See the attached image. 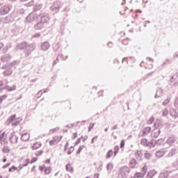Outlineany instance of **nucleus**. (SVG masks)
I'll list each match as a JSON object with an SVG mask.
<instances>
[{
  "mask_svg": "<svg viewBox=\"0 0 178 178\" xmlns=\"http://www.w3.org/2000/svg\"><path fill=\"white\" fill-rule=\"evenodd\" d=\"M22 120V118L19 117L16 118V115H13L7 120L6 123V124H10L11 123L13 126H19Z\"/></svg>",
  "mask_w": 178,
  "mask_h": 178,
  "instance_id": "nucleus-1",
  "label": "nucleus"
},
{
  "mask_svg": "<svg viewBox=\"0 0 178 178\" xmlns=\"http://www.w3.org/2000/svg\"><path fill=\"white\" fill-rule=\"evenodd\" d=\"M129 173H130V168L128 166H123L120 169V175L122 178L129 177Z\"/></svg>",
  "mask_w": 178,
  "mask_h": 178,
  "instance_id": "nucleus-2",
  "label": "nucleus"
},
{
  "mask_svg": "<svg viewBox=\"0 0 178 178\" xmlns=\"http://www.w3.org/2000/svg\"><path fill=\"white\" fill-rule=\"evenodd\" d=\"M62 3L60 1H56L51 7L50 10L51 12H54V13H58L59 12L60 8H62Z\"/></svg>",
  "mask_w": 178,
  "mask_h": 178,
  "instance_id": "nucleus-3",
  "label": "nucleus"
},
{
  "mask_svg": "<svg viewBox=\"0 0 178 178\" xmlns=\"http://www.w3.org/2000/svg\"><path fill=\"white\" fill-rule=\"evenodd\" d=\"M34 49H35V44L31 43L30 44H27L24 51L25 56L31 55V52H33Z\"/></svg>",
  "mask_w": 178,
  "mask_h": 178,
  "instance_id": "nucleus-4",
  "label": "nucleus"
},
{
  "mask_svg": "<svg viewBox=\"0 0 178 178\" xmlns=\"http://www.w3.org/2000/svg\"><path fill=\"white\" fill-rule=\"evenodd\" d=\"M155 129L152 131V136L154 137L155 138H158L159 137V135L161 134V125L159 123H155L154 124Z\"/></svg>",
  "mask_w": 178,
  "mask_h": 178,
  "instance_id": "nucleus-5",
  "label": "nucleus"
},
{
  "mask_svg": "<svg viewBox=\"0 0 178 178\" xmlns=\"http://www.w3.org/2000/svg\"><path fill=\"white\" fill-rule=\"evenodd\" d=\"M38 19V15L35 13H31L26 18L27 23H33V22Z\"/></svg>",
  "mask_w": 178,
  "mask_h": 178,
  "instance_id": "nucleus-6",
  "label": "nucleus"
},
{
  "mask_svg": "<svg viewBox=\"0 0 178 178\" xmlns=\"http://www.w3.org/2000/svg\"><path fill=\"white\" fill-rule=\"evenodd\" d=\"M38 19L41 23L44 24L48 22V21L49 20V17H48V14L41 13L38 16Z\"/></svg>",
  "mask_w": 178,
  "mask_h": 178,
  "instance_id": "nucleus-7",
  "label": "nucleus"
},
{
  "mask_svg": "<svg viewBox=\"0 0 178 178\" xmlns=\"http://www.w3.org/2000/svg\"><path fill=\"white\" fill-rule=\"evenodd\" d=\"M18 140L19 137L16 136V134H15V132H12L10 135V143H11V144H17Z\"/></svg>",
  "mask_w": 178,
  "mask_h": 178,
  "instance_id": "nucleus-8",
  "label": "nucleus"
},
{
  "mask_svg": "<svg viewBox=\"0 0 178 178\" xmlns=\"http://www.w3.org/2000/svg\"><path fill=\"white\" fill-rule=\"evenodd\" d=\"M10 12V7L9 6H4L0 8V15H8Z\"/></svg>",
  "mask_w": 178,
  "mask_h": 178,
  "instance_id": "nucleus-9",
  "label": "nucleus"
},
{
  "mask_svg": "<svg viewBox=\"0 0 178 178\" xmlns=\"http://www.w3.org/2000/svg\"><path fill=\"white\" fill-rule=\"evenodd\" d=\"M166 152H168V149H161L157 152H156V158H162V156H163V155H165V154H166Z\"/></svg>",
  "mask_w": 178,
  "mask_h": 178,
  "instance_id": "nucleus-10",
  "label": "nucleus"
},
{
  "mask_svg": "<svg viewBox=\"0 0 178 178\" xmlns=\"http://www.w3.org/2000/svg\"><path fill=\"white\" fill-rule=\"evenodd\" d=\"M137 161H136V159H131L129 161V168L131 169H135V168H137Z\"/></svg>",
  "mask_w": 178,
  "mask_h": 178,
  "instance_id": "nucleus-11",
  "label": "nucleus"
},
{
  "mask_svg": "<svg viewBox=\"0 0 178 178\" xmlns=\"http://www.w3.org/2000/svg\"><path fill=\"white\" fill-rule=\"evenodd\" d=\"M33 29L36 31L42 30L44 29V24L40 21L34 25Z\"/></svg>",
  "mask_w": 178,
  "mask_h": 178,
  "instance_id": "nucleus-12",
  "label": "nucleus"
},
{
  "mask_svg": "<svg viewBox=\"0 0 178 178\" xmlns=\"http://www.w3.org/2000/svg\"><path fill=\"white\" fill-rule=\"evenodd\" d=\"M10 58H11L10 55H9V54H3L1 57V60L2 62H9V60H10Z\"/></svg>",
  "mask_w": 178,
  "mask_h": 178,
  "instance_id": "nucleus-13",
  "label": "nucleus"
},
{
  "mask_svg": "<svg viewBox=\"0 0 178 178\" xmlns=\"http://www.w3.org/2000/svg\"><path fill=\"white\" fill-rule=\"evenodd\" d=\"M27 47V42H22L17 45V49H26Z\"/></svg>",
  "mask_w": 178,
  "mask_h": 178,
  "instance_id": "nucleus-14",
  "label": "nucleus"
},
{
  "mask_svg": "<svg viewBox=\"0 0 178 178\" xmlns=\"http://www.w3.org/2000/svg\"><path fill=\"white\" fill-rule=\"evenodd\" d=\"M170 114L172 118H175V119H177V118H178V111H176L175 108H171L170 109Z\"/></svg>",
  "mask_w": 178,
  "mask_h": 178,
  "instance_id": "nucleus-15",
  "label": "nucleus"
},
{
  "mask_svg": "<svg viewBox=\"0 0 178 178\" xmlns=\"http://www.w3.org/2000/svg\"><path fill=\"white\" fill-rule=\"evenodd\" d=\"M49 42H44L41 44V48L42 51H48L49 49Z\"/></svg>",
  "mask_w": 178,
  "mask_h": 178,
  "instance_id": "nucleus-16",
  "label": "nucleus"
},
{
  "mask_svg": "<svg viewBox=\"0 0 178 178\" xmlns=\"http://www.w3.org/2000/svg\"><path fill=\"white\" fill-rule=\"evenodd\" d=\"M163 94V90L160 88L157 89L156 94H155V98H161Z\"/></svg>",
  "mask_w": 178,
  "mask_h": 178,
  "instance_id": "nucleus-17",
  "label": "nucleus"
},
{
  "mask_svg": "<svg viewBox=\"0 0 178 178\" xmlns=\"http://www.w3.org/2000/svg\"><path fill=\"white\" fill-rule=\"evenodd\" d=\"M113 169V163H108L107 164V166H106V170H107V172H108V175H111Z\"/></svg>",
  "mask_w": 178,
  "mask_h": 178,
  "instance_id": "nucleus-18",
  "label": "nucleus"
},
{
  "mask_svg": "<svg viewBox=\"0 0 178 178\" xmlns=\"http://www.w3.org/2000/svg\"><path fill=\"white\" fill-rule=\"evenodd\" d=\"M167 144H168L169 145H172V144H175V143H176V138H175L174 136L170 137L167 141H166Z\"/></svg>",
  "mask_w": 178,
  "mask_h": 178,
  "instance_id": "nucleus-19",
  "label": "nucleus"
},
{
  "mask_svg": "<svg viewBox=\"0 0 178 178\" xmlns=\"http://www.w3.org/2000/svg\"><path fill=\"white\" fill-rule=\"evenodd\" d=\"M3 90H6L7 91H15V90H16V85H13L12 86H4Z\"/></svg>",
  "mask_w": 178,
  "mask_h": 178,
  "instance_id": "nucleus-20",
  "label": "nucleus"
},
{
  "mask_svg": "<svg viewBox=\"0 0 178 178\" xmlns=\"http://www.w3.org/2000/svg\"><path fill=\"white\" fill-rule=\"evenodd\" d=\"M177 152L176 149H172L169 153L168 154V155L166 156V158H172V156H173L174 155H175Z\"/></svg>",
  "mask_w": 178,
  "mask_h": 178,
  "instance_id": "nucleus-21",
  "label": "nucleus"
},
{
  "mask_svg": "<svg viewBox=\"0 0 178 178\" xmlns=\"http://www.w3.org/2000/svg\"><path fill=\"white\" fill-rule=\"evenodd\" d=\"M151 131V127H146L143 130V136H148Z\"/></svg>",
  "mask_w": 178,
  "mask_h": 178,
  "instance_id": "nucleus-22",
  "label": "nucleus"
},
{
  "mask_svg": "<svg viewBox=\"0 0 178 178\" xmlns=\"http://www.w3.org/2000/svg\"><path fill=\"white\" fill-rule=\"evenodd\" d=\"M29 138H30V134H24L22 136L21 140H22V141H29Z\"/></svg>",
  "mask_w": 178,
  "mask_h": 178,
  "instance_id": "nucleus-23",
  "label": "nucleus"
},
{
  "mask_svg": "<svg viewBox=\"0 0 178 178\" xmlns=\"http://www.w3.org/2000/svg\"><path fill=\"white\" fill-rule=\"evenodd\" d=\"M159 141H161V140H155L154 139L151 140L149 143V147H152V148H154L156 144H159Z\"/></svg>",
  "mask_w": 178,
  "mask_h": 178,
  "instance_id": "nucleus-24",
  "label": "nucleus"
},
{
  "mask_svg": "<svg viewBox=\"0 0 178 178\" xmlns=\"http://www.w3.org/2000/svg\"><path fill=\"white\" fill-rule=\"evenodd\" d=\"M168 177H169V172H161L159 176V178H168Z\"/></svg>",
  "mask_w": 178,
  "mask_h": 178,
  "instance_id": "nucleus-25",
  "label": "nucleus"
},
{
  "mask_svg": "<svg viewBox=\"0 0 178 178\" xmlns=\"http://www.w3.org/2000/svg\"><path fill=\"white\" fill-rule=\"evenodd\" d=\"M135 156L137 158V159H141V156H143V152H141V150H137L135 152Z\"/></svg>",
  "mask_w": 178,
  "mask_h": 178,
  "instance_id": "nucleus-26",
  "label": "nucleus"
},
{
  "mask_svg": "<svg viewBox=\"0 0 178 178\" xmlns=\"http://www.w3.org/2000/svg\"><path fill=\"white\" fill-rule=\"evenodd\" d=\"M156 175V171L155 170H152V171L149 172L147 174V177L149 178H152L154 177V175Z\"/></svg>",
  "mask_w": 178,
  "mask_h": 178,
  "instance_id": "nucleus-27",
  "label": "nucleus"
},
{
  "mask_svg": "<svg viewBox=\"0 0 178 178\" xmlns=\"http://www.w3.org/2000/svg\"><path fill=\"white\" fill-rule=\"evenodd\" d=\"M113 155V150L110 149L108 151L107 154H106V159H109Z\"/></svg>",
  "mask_w": 178,
  "mask_h": 178,
  "instance_id": "nucleus-28",
  "label": "nucleus"
},
{
  "mask_svg": "<svg viewBox=\"0 0 178 178\" xmlns=\"http://www.w3.org/2000/svg\"><path fill=\"white\" fill-rule=\"evenodd\" d=\"M141 145H143L144 147L148 146V140L146 138H143L140 141Z\"/></svg>",
  "mask_w": 178,
  "mask_h": 178,
  "instance_id": "nucleus-29",
  "label": "nucleus"
},
{
  "mask_svg": "<svg viewBox=\"0 0 178 178\" xmlns=\"http://www.w3.org/2000/svg\"><path fill=\"white\" fill-rule=\"evenodd\" d=\"M58 137H54L52 140L49 142L50 145H56L58 144Z\"/></svg>",
  "mask_w": 178,
  "mask_h": 178,
  "instance_id": "nucleus-30",
  "label": "nucleus"
},
{
  "mask_svg": "<svg viewBox=\"0 0 178 178\" xmlns=\"http://www.w3.org/2000/svg\"><path fill=\"white\" fill-rule=\"evenodd\" d=\"M13 72V71L12 70L8 69V70L3 72V74L5 76H10V74H12Z\"/></svg>",
  "mask_w": 178,
  "mask_h": 178,
  "instance_id": "nucleus-31",
  "label": "nucleus"
},
{
  "mask_svg": "<svg viewBox=\"0 0 178 178\" xmlns=\"http://www.w3.org/2000/svg\"><path fill=\"white\" fill-rule=\"evenodd\" d=\"M41 147V143H35L32 147L33 149H38V148H40Z\"/></svg>",
  "mask_w": 178,
  "mask_h": 178,
  "instance_id": "nucleus-32",
  "label": "nucleus"
},
{
  "mask_svg": "<svg viewBox=\"0 0 178 178\" xmlns=\"http://www.w3.org/2000/svg\"><path fill=\"white\" fill-rule=\"evenodd\" d=\"M66 170H67V172H73V167H72L70 164H67Z\"/></svg>",
  "mask_w": 178,
  "mask_h": 178,
  "instance_id": "nucleus-33",
  "label": "nucleus"
},
{
  "mask_svg": "<svg viewBox=\"0 0 178 178\" xmlns=\"http://www.w3.org/2000/svg\"><path fill=\"white\" fill-rule=\"evenodd\" d=\"M6 98H8V95H6L0 96V105H1V104H2L3 99H6Z\"/></svg>",
  "mask_w": 178,
  "mask_h": 178,
  "instance_id": "nucleus-34",
  "label": "nucleus"
},
{
  "mask_svg": "<svg viewBox=\"0 0 178 178\" xmlns=\"http://www.w3.org/2000/svg\"><path fill=\"white\" fill-rule=\"evenodd\" d=\"M169 102H170V97H168V99H165L163 102V105L164 106H166V105H168V104H169Z\"/></svg>",
  "mask_w": 178,
  "mask_h": 178,
  "instance_id": "nucleus-35",
  "label": "nucleus"
},
{
  "mask_svg": "<svg viewBox=\"0 0 178 178\" xmlns=\"http://www.w3.org/2000/svg\"><path fill=\"white\" fill-rule=\"evenodd\" d=\"M118 152H119V146H115L114 148V152H113V154H114V156H116Z\"/></svg>",
  "mask_w": 178,
  "mask_h": 178,
  "instance_id": "nucleus-36",
  "label": "nucleus"
},
{
  "mask_svg": "<svg viewBox=\"0 0 178 178\" xmlns=\"http://www.w3.org/2000/svg\"><path fill=\"white\" fill-rule=\"evenodd\" d=\"M177 74H175L172 76V79H170L171 83H175V80H177Z\"/></svg>",
  "mask_w": 178,
  "mask_h": 178,
  "instance_id": "nucleus-37",
  "label": "nucleus"
},
{
  "mask_svg": "<svg viewBox=\"0 0 178 178\" xmlns=\"http://www.w3.org/2000/svg\"><path fill=\"white\" fill-rule=\"evenodd\" d=\"M51 170H52V169L51 168V167H49L44 170V173L46 175H49V173H51Z\"/></svg>",
  "mask_w": 178,
  "mask_h": 178,
  "instance_id": "nucleus-38",
  "label": "nucleus"
},
{
  "mask_svg": "<svg viewBox=\"0 0 178 178\" xmlns=\"http://www.w3.org/2000/svg\"><path fill=\"white\" fill-rule=\"evenodd\" d=\"M145 158L146 159H150V158H151V153H149V152H146L145 153Z\"/></svg>",
  "mask_w": 178,
  "mask_h": 178,
  "instance_id": "nucleus-39",
  "label": "nucleus"
},
{
  "mask_svg": "<svg viewBox=\"0 0 178 178\" xmlns=\"http://www.w3.org/2000/svg\"><path fill=\"white\" fill-rule=\"evenodd\" d=\"M74 151V147H70L67 151V154L70 155Z\"/></svg>",
  "mask_w": 178,
  "mask_h": 178,
  "instance_id": "nucleus-40",
  "label": "nucleus"
},
{
  "mask_svg": "<svg viewBox=\"0 0 178 178\" xmlns=\"http://www.w3.org/2000/svg\"><path fill=\"white\" fill-rule=\"evenodd\" d=\"M41 37V33H37L32 35V38H40Z\"/></svg>",
  "mask_w": 178,
  "mask_h": 178,
  "instance_id": "nucleus-41",
  "label": "nucleus"
},
{
  "mask_svg": "<svg viewBox=\"0 0 178 178\" xmlns=\"http://www.w3.org/2000/svg\"><path fill=\"white\" fill-rule=\"evenodd\" d=\"M84 145H81L79 147V148L78 149L77 152H76V154L79 155V154H80L81 152V151H83V148H84Z\"/></svg>",
  "mask_w": 178,
  "mask_h": 178,
  "instance_id": "nucleus-42",
  "label": "nucleus"
},
{
  "mask_svg": "<svg viewBox=\"0 0 178 178\" xmlns=\"http://www.w3.org/2000/svg\"><path fill=\"white\" fill-rule=\"evenodd\" d=\"M94 126H95V123H90L89 127H88V131H91L92 129H94Z\"/></svg>",
  "mask_w": 178,
  "mask_h": 178,
  "instance_id": "nucleus-43",
  "label": "nucleus"
},
{
  "mask_svg": "<svg viewBox=\"0 0 178 178\" xmlns=\"http://www.w3.org/2000/svg\"><path fill=\"white\" fill-rule=\"evenodd\" d=\"M145 173H147V166L146 165H145L142 168V175H143V176H144L145 175Z\"/></svg>",
  "mask_w": 178,
  "mask_h": 178,
  "instance_id": "nucleus-44",
  "label": "nucleus"
},
{
  "mask_svg": "<svg viewBox=\"0 0 178 178\" xmlns=\"http://www.w3.org/2000/svg\"><path fill=\"white\" fill-rule=\"evenodd\" d=\"M169 113V111H168V109L165 108L163 110V116H168V114Z\"/></svg>",
  "mask_w": 178,
  "mask_h": 178,
  "instance_id": "nucleus-45",
  "label": "nucleus"
},
{
  "mask_svg": "<svg viewBox=\"0 0 178 178\" xmlns=\"http://www.w3.org/2000/svg\"><path fill=\"white\" fill-rule=\"evenodd\" d=\"M3 152H4L5 154L9 152V148H8V146H5V147L3 148Z\"/></svg>",
  "mask_w": 178,
  "mask_h": 178,
  "instance_id": "nucleus-46",
  "label": "nucleus"
},
{
  "mask_svg": "<svg viewBox=\"0 0 178 178\" xmlns=\"http://www.w3.org/2000/svg\"><path fill=\"white\" fill-rule=\"evenodd\" d=\"M154 122V117H151L149 119V121L147 122L148 124H152V123Z\"/></svg>",
  "mask_w": 178,
  "mask_h": 178,
  "instance_id": "nucleus-47",
  "label": "nucleus"
},
{
  "mask_svg": "<svg viewBox=\"0 0 178 178\" xmlns=\"http://www.w3.org/2000/svg\"><path fill=\"white\" fill-rule=\"evenodd\" d=\"M29 163H34V162L33 160H31L30 162H29V159H26V163L24 164L22 166H28Z\"/></svg>",
  "mask_w": 178,
  "mask_h": 178,
  "instance_id": "nucleus-48",
  "label": "nucleus"
},
{
  "mask_svg": "<svg viewBox=\"0 0 178 178\" xmlns=\"http://www.w3.org/2000/svg\"><path fill=\"white\" fill-rule=\"evenodd\" d=\"M9 48H10V46H6V47H4V48L3 49V52H4V53L8 52Z\"/></svg>",
  "mask_w": 178,
  "mask_h": 178,
  "instance_id": "nucleus-49",
  "label": "nucleus"
},
{
  "mask_svg": "<svg viewBox=\"0 0 178 178\" xmlns=\"http://www.w3.org/2000/svg\"><path fill=\"white\" fill-rule=\"evenodd\" d=\"M6 134V131H4L2 133V134L0 135V141H2V140H3V137H5Z\"/></svg>",
  "mask_w": 178,
  "mask_h": 178,
  "instance_id": "nucleus-50",
  "label": "nucleus"
},
{
  "mask_svg": "<svg viewBox=\"0 0 178 178\" xmlns=\"http://www.w3.org/2000/svg\"><path fill=\"white\" fill-rule=\"evenodd\" d=\"M35 155H36V156H40V155H42V150L36 152Z\"/></svg>",
  "mask_w": 178,
  "mask_h": 178,
  "instance_id": "nucleus-51",
  "label": "nucleus"
},
{
  "mask_svg": "<svg viewBox=\"0 0 178 178\" xmlns=\"http://www.w3.org/2000/svg\"><path fill=\"white\" fill-rule=\"evenodd\" d=\"M59 56H57L56 60H55L54 63H53V66H55V65L59 62Z\"/></svg>",
  "mask_w": 178,
  "mask_h": 178,
  "instance_id": "nucleus-52",
  "label": "nucleus"
},
{
  "mask_svg": "<svg viewBox=\"0 0 178 178\" xmlns=\"http://www.w3.org/2000/svg\"><path fill=\"white\" fill-rule=\"evenodd\" d=\"M124 147V140H122L120 143V148H123Z\"/></svg>",
  "mask_w": 178,
  "mask_h": 178,
  "instance_id": "nucleus-53",
  "label": "nucleus"
},
{
  "mask_svg": "<svg viewBox=\"0 0 178 178\" xmlns=\"http://www.w3.org/2000/svg\"><path fill=\"white\" fill-rule=\"evenodd\" d=\"M136 177H144V175L140 174V173H136Z\"/></svg>",
  "mask_w": 178,
  "mask_h": 178,
  "instance_id": "nucleus-54",
  "label": "nucleus"
},
{
  "mask_svg": "<svg viewBox=\"0 0 178 178\" xmlns=\"http://www.w3.org/2000/svg\"><path fill=\"white\" fill-rule=\"evenodd\" d=\"M8 166H10V163H8L3 166V169H6V168H8Z\"/></svg>",
  "mask_w": 178,
  "mask_h": 178,
  "instance_id": "nucleus-55",
  "label": "nucleus"
},
{
  "mask_svg": "<svg viewBox=\"0 0 178 178\" xmlns=\"http://www.w3.org/2000/svg\"><path fill=\"white\" fill-rule=\"evenodd\" d=\"M67 147H69V143H67L65 145L64 151H66V150L67 149Z\"/></svg>",
  "mask_w": 178,
  "mask_h": 178,
  "instance_id": "nucleus-56",
  "label": "nucleus"
},
{
  "mask_svg": "<svg viewBox=\"0 0 178 178\" xmlns=\"http://www.w3.org/2000/svg\"><path fill=\"white\" fill-rule=\"evenodd\" d=\"M118 129V124L114 125L112 128L111 130H116Z\"/></svg>",
  "mask_w": 178,
  "mask_h": 178,
  "instance_id": "nucleus-57",
  "label": "nucleus"
},
{
  "mask_svg": "<svg viewBox=\"0 0 178 178\" xmlns=\"http://www.w3.org/2000/svg\"><path fill=\"white\" fill-rule=\"evenodd\" d=\"M80 141H81V138H78L77 140H76V144L77 145V144H80Z\"/></svg>",
  "mask_w": 178,
  "mask_h": 178,
  "instance_id": "nucleus-58",
  "label": "nucleus"
},
{
  "mask_svg": "<svg viewBox=\"0 0 178 178\" xmlns=\"http://www.w3.org/2000/svg\"><path fill=\"white\" fill-rule=\"evenodd\" d=\"M97 170H99V171L102 170V164H100V165L97 168Z\"/></svg>",
  "mask_w": 178,
  "mask_h": 178,
  "instance_id": "nucleus-59",
  "label": "nucleus"
},
{
  "mask_svg": "<svg viewBox=\"0 0 178 178\" xmlns=\"http://www.w3.org/2000/svg\"><path fill=\"white\" fill-rule=\"evenodd\" d=\"M42 6H38V7H36L35 9V10H40L41 9Z\"/></svg>",
  "mask_w": 178,
  "mask_h": 178,
  "instance_id": "nucleus-60",
  "label": "nucleus"
},
{
  "mask_svg": "<svg viewBox=\"0 0 178 178\" xmlns=\"http://www.w3.org/2000/svg\"><path fill=\"white\" fill-rule=\"evenodd\" d=\"M44 168H45L44 166H40L39 169H40V170H41V172H42L44 170Z\"/></svg>",
  "mask_w": 178,
  "mask_h": 178,
  "instance_id": "nucleus-61",
  "label": "nucleus"
},
{
  "mask_svg": "<svg viewBox=\"0 0 178 178\" xmlns=\"http://www.w3.org/2000/svg\"><path fill=\"white\" fill-rule=\"evenodd\" d=\"M67 127H68L69 129H72V127H73V124L67 125Z\"/></svg>",
  "mask_w": 178,
  "mask_h": 178,
  "instance_id": "nucleus-62",
  "label": "nucleus"
},
{
  "mask_svg": "<svg viewBox=\"0 0 178 178\" xmlns=\"http://www.w3.org/2000/svg\"><path fill=\"white\" fill-rule=\"evenodd\" d=\"M38 159H37V158H33V159H32V161H33V162L34 163V162H37Z\"/></svg>",
  "mask_w": 178,
  "mask_h": 178,
  "instance_id": "nucleus-63",
  "label": "nucleus"
},
{
  "mask_svg": "<svg viewBox=\"0 0 178 178\" xmlns=\"http://www.w3.org/2000/svg\"><path fill=\"white\" fill-rule=\"evenodd\" d=\"M74 138H77V132L74 134Z\"/></svg>",
  "mask_w": 178,
  "mask_h": 178,
  "instance_id": "nucleus-64",
  "label": "nucleus"
}]
</instances>
